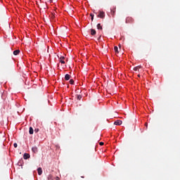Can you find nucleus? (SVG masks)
I'll return each mask as SVG.
<instances>
[{
    "label": "nucleus",
    "mask_w": 180,
    "mask_h": 180,
    "mask_svg": "<svg viewBox=\"0 0 180 180\" xmlns=\"http://www.w3.org/2000/svg\"><path fill=\"white\" fill-rule=\"evenodd\" d=\"M133 22H134V19H133V18L131 17H127L126 18L125 22L126 23H133Z\"/></svg>",
    "instance_id": "nucleus-1"
},
{
    "label": "nucleus",
    "mask_w": 180,
    "mask_h": 180,
    "mask_svg": "<svg viewBox=\"0 0 180 180\" xmlns=\"http://www.w3.org/2000/svg\"><path fill=\"white\" fill-rule=\"evenodd\" d=\"M97 18H101V19H103V18H105V12L99 11L98 15H97Z\"/></svg>",
    "instance_id": "nucleus-2"
},
{
    "label": "nucleus",
    "mask_w": 180,
    "mask_h": 180,
    "mask_svg": "<svg viewBox=\"0 0 180 180\" xmlns=\"http://www.w3.org/2000/svg\"><path fill=\"white\" fill-rule=\"evenodd\" d=\"M32 153H34V154H37V153H39V148H37V146H33L32 148Z\"/></svg>",
    "instance_id": "nucleus-3"
},
{
    "label": "nucleus",
    "mask_w": 180,
    "mask_h": 180,
    "mask_svg": "<svg viewBox=\"0 0 180 180\" xmlns=\"http://www.w3.org/2000/svg\"><path fill=\"white\" fill-rule=\"evenodd\" d=\"M65 59V57L64 56L59 57L60 63H61V64H65V61H64Z\"/></svg>",
    "instance_id": "nucleus-4"
},
{
    "label": "nucleus",
    "mask_w": 180,
    "mask_h": 180,
    "mask_svg": "<svg viewBox=\"0 0 180 180\" xmlns=\"http://www.w3.org/2000/svg\"><path fill=\"white\" fill-rule=\"evenodd\" d=\"M23 158H24V160H27V159L30 158V155L29 153H25L23 155Z\"/></svg>",
    "instance_id": "nucleus-5"
},
{
    "label": "nucleus",
    "mask_w": 180,
    "mask_h": 180,
    "mask_svg": "<svg viewBox=\"0 0 180 180\" xmlns=\"http://www.w3.org/2000/svg\"><path fill=\"white\" fill-rule=\"evenodd\" d=\"M114 124H115V126H120V124H122V121L121 120H117L114 122Z\"/></svg>",
    "instance_id": "nucleus-6"
},
{
    "label": "nucleus",
    "mask_w": 180,
    "mask_h": 180,
    "mask_svg": "<svg viewBox=\"0 0 180 180\" xmlns=\"http://www.w3.org/2000/svg\"><path fill=\"white\" fill-rule=\"evenodd\" d=\"M71 78V75H68V74H66L65 75V81H69V79Z\"/></svg>",
    "instance_id": "nucleus-7"
},
{
    "label": "nucleus",
    "mask_w": 180,
    "mask_h": 180,
    "mask_svg": "<svg viewBox=\"0 0 180 180\" xmlns=\"http://www.w3.org/2000/svg\"><path fill=\"white\" fill-rule=\"evenodd\" d=\"M37 171H38V174L39 175H41L43 174V170L41 169V167H39L37 169Z\"/></svg>",
    "instance_id": "nucleus-8"
},
{
    "label": "nucleus",
    "mask_w": 180,
    "mask_h": 180,
    "mask_svg": "<svg viewBox=\"0 0 180 180\" xmlns=\"http://www.w3.org/2000/svg\"><path fill=\"white\" fill-rule=\"evenodd\" d=\"M91 34L92 36H95V34H96V31L95 30H94V29H91Z\"/></svg>",
    "instance_id": "nucleus-9"
},
{
    "label": "nucleus",
    "mask_w": 180,
    "mask_h": 180,
    "mask_svg": "<svg viewBox=\"0 0 180 180\" xmlns=\"http://www.w3.org/2000/svg\"><path fill=\"white\" fill-rule=\"evenodd\" d=\"M19 53H20V51L19 49L13 51L14 56H18V54H19Z\"/></svg>",
    "instance_id": "nucleus-10"
},
{
    "label": "nucleus",
    "mask_w": 180,
    "mask_h": 180,
    "mask_svg": "<svg viewBox=\"0 0 180 180\" xmlns=\"http://www.w3.org/2000/svg\"><path fill=\"white\" fill-rule=\"evenodd\" d=\"M140 68H141V65L136 66L134 68V71H139Z\"/></svg>",
    "instance_id": "nucleus-11"
},
{
    "label": "nucleus",
    "mask_w": 180,
    "mask_h": 180,
    "mask_svg": "<svg viewBox=\"0 0 180 180\" xmlns=\"http://www.w3.org/2000/svg\"><path fill=\"white\" fill-rule=\"evenodd\" d=\"M29 133H30V134H33V133H34V130L32 127H30Z\"/></svg>",
    "instance_id": "nucleus-12"
},
{
    "label": "nucleus",
    "mask_w": 180,
    "mask_h": 180,
    "mask_svg": "<svg viewBox=\"0 0 180 180\" xmlns=\"http://www.w3.org/2000/svg\"><path fill=\"white\" fill-rule=\"evenodd\" d=\"M48 180H54V178L53 177V175H51V174H49V176H48Z\"/></svg>",
    "instance_id": "nucleus-13"
},
{
    "label": "nucleus",
    "mask_w": 180,
    "mask_h": 180,
    "mask_svg": "<svg viewBox=\"0 0 180 180\" xmlns=\"http://www.w3.org/2000/svg\"><path fill=\"white\" fill-rule=\"evenodd\" d=\"M97 29H98V30H102V25H101V24L100 23H98V25H97Z\"/></svg>",
    "instance_id": "nucleus-14"
},
{
    "label": "nucleus",
    "mask_w": 180,
    "mask_h": 180,
    "mask_svg": "<svg viewBox=\"0 0 180 180\" xmlns=\"http://www.w3.org/2000/svg\"><path fill=\"white\" fill-rule=\"evenodd\" d=\"M77 99L78 101H81V99H82V96H81V95H77Z\"/></svg>",
    "instance_id": "nucleus-15"
},
{
    "label": "nucleus",
    "mask_w": 180,
    "mask_h": 180,
    "mask_svg": "<svg viewBox=\"0 0 180 180\" xmlns=\"http://www.w3.org/2000/svg\"><path fill=\"white\" fill-rule=\"evenodd\" d=\"M114 50H115V53H119V48H117V46H115Z\"/></svg>",
    "instance_id": "nucleus-16"
},
{
    "label": "nucleus",
    "mask_w": 180,
    "mask_h": 180,
    "mask_svg": "<svg viewBox=\"0 0 180 180\" xmlns=\"http://www.w3.org/2000/svg\"><path fill=\"white\" fill-rule=\"evenodd\" d=\"M70 84H71V85H74V79H70Z\"/></svg>",
    "instance_id": "nucleus-17"
},
{
    "label": "nucleus",
    "mask_w": 180,
    "mask_h": 180,
    "mask_svg": "<svg viewBox=\"0 0 180 180\" xmlns=\"http://www.w3.org/2000/svg\"><path fill=\"white\" fill-rule=\"evenodd\" d=\"M90 16L91 17V20L94 21V14L91 13Z\"/></svg>",
    "instance_id": "nucleus-18"
},
{
    "label": "nucleus",
    "mask_w": 180,
    "mask_h": 180,
    "mask_svg": "<svg viewBox=\"0 0 180 180\" xmlns=\"http://www.w3.org/2000/svg\"><path fill=\"white\" fill-rule=\"evenodd\" d=\"M13 146H14L15 148H18V143H15L13 144Z\"/></svg>",
    "instance_id": "nucleus-19"
},
{
    "label": "nucleus",
    "mask_w": 180,
    "mask_h": 180,
    "mask_svg": "<svg viewBox=\"0 0 180 180\" xmlns=\"http://www.w3.org/2000/svg\"><path fill=\"white\" fill-rule=\"evenodd\" d=\"M34 132H35V133H39V129H34Z\"/></svg>",
    "instance_id": "nucleus-20"
},
{
    "label": "nucleus",
    "mask_w": 180,
    "mask_h": 180,
    "mask_svg": "<svg viewBox=\"0 0 180 180\" xmlns=\"http://www.w3.org/2000/svg\"><path fill=\"white\" fill-rule=\"evenodd\" d=\"M51 18H52V19H54V18H55L54 15L51 14Z\"/></svg>",
    "instance_id": "nucleus-21"
},
{
    "label": "nucleus",
    "mask_w": 180,
    "mask_h": 180,
    "mask_svg": "<svg viewBox=\"0 0 180 180\" xmlns=\"http://www.w3.org/2000/svg\"><path fill=\"white\" fill-rule=\"evenodd\" d=\"M100 146H103V144H105L103 142H100Z\"/></svg>",
    "instance_id": "nucleus-22"
},
{
    "label": "nucleus",
    "mask_w": 180,
    "mask_h": 180,
    "mask_svg": "<svg viewBox=\"0 0 180 180\" xmlns=\"http://www.w3.org/2000/svg\"><path fill=\"white\" fill-rule=\"evenodd\" d=\"M56 180H60V177L56 176Z\"/></svg>",
    "instance_id": "nucleus-23"
},
{
    "label": "nucleus",
    "mask_w": 180,
    "mask_h": 180,
    "mask_svg": "<svg viewBox=\"0 0 180 180\" xmlns=\"http://www.w3.org/2000/svg\"><path fill=\"white\" fill-rule=\"evenodd\" d=\"M146 127H147V126H148V124H147V123H146Z\"/></svg>",
    "instance_id": "nucleus-24"
},
{
    "label": "nucleus",
    "mask_w": 180,
    "mask_h": 180,
    "mask_svg": "<svg viewBox=\"0 0 180 180\" xmlns=\"http://www.w3.org/2000/svg\"><path fill=\"white\" fill-rule=\"evenodd\" d=\"M138 77H140V75H138Z\"/></svg>",
    "instance_id": "nucleus-25"
},
{
    "label": "nucleus",
    "mask_w": 180,
    "mask_h": 180,
    "mask_svg": "<svg viewBox=\"0 0 180 180\" xmlns=\"http://www.w3.org/2000/svg\"><path fill=\"white\" fill-rule=\"evenodd\" d=\"M99 39H101V37L98 38V40H99Z\"/></svg>",
    "instance_id": "nucleus-26"
},
{
    "label": "nucleus",
    "mask_w": 180,
    "mask_h": 180,
    "mask_svg": "<svg viewBox=\"0 0 180 180\" xmlns=\"http://www.w3.org/2000/svg\"><path fill=\"white\" fill-rule=\"evenodd\" d=\"M82 178H84V176H82Z\"/></svg>",
    "instance_id": "nucleus-27"
}]
</instances>
